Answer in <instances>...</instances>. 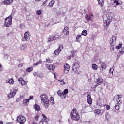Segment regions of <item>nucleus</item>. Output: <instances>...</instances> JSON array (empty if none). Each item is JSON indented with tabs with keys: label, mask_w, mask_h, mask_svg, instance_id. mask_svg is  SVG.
<instances>
[{
	"label": "nucleus",
	"mask_w": 124,
	"mask_h": 124,
	"mask_svg": "<svg viewBox=\"0 0 124 124\" xmlns=\"http://www.w3.org/2000/svg\"><path fill=\"white\" fill-rule=\"evenodd\" d=\"M122 97H123V95H116L113 98V100L116 103L114 107L116 110H119L120 109V105L122 103Z\"/></svg>",
	"instance_id": "obj_1"
},
{
	"label": "nucleus",
	"mask_w": 124,
	"mask_h": 124,
	"mask_svg": "<svg viewBox=\"0 0 124 124\" xmlns=\"http://www.w3.org/2000/svg\"><path fill=\"white\" fill-rule=\"evenodd\" d=\"M41 100L43 102L46 108H48L50 105V102L48 96L45 94H42L40 96Z\"/></svg>",
	"instance_id": "obj_2"
},
{
	"label": "nucleus",
	"mask_w": 124,
	"mask_h": 124,
	"mask_svg": "<svg viewBox=\"0 0 124 124\" xmlns=\"http://www.w3.org/2000/svg\"><path fill=\"white\" fill-rule=\"evenodd\" d=\"M71 117L72 120L74 121H79L80 119V116H79V114H78V111H77L76 108H73L71 113Z\"/></svg>",
	"instance_id": "obj_3"
},
{
	"label": "nucleus",
	"mask_w": 124,
	"mask_h": 124,
	"mask_svg": "<svg viewBox=\"0 0 124 124\" xmlns=\"http://www.w3.org/2000/svg\"><path fill=\"white\" fill-rule=\"evenodd\" d=\"M4 26L6 28H9L11 26H12V16H10L5 18Z\"/></svg>",
	"instance_id": "obj_4"
},
{
	"label": "nucleus",
	"mask_w": 124,
	"mask_h": 124,
	"mask_svg": "<svg viewBox=\"0 0 124 124\" xmlns=\"http://www.w3.org/2000/svg\"><path fill=\"white\" fill-rule=\"evenodd\" d=\"M110 43V49L111 51H114V47L115 46V44H116V36H112V38H111L109 40Z\"/></svg>",
	"instance_id": "obj_5"
},
{
	"label": "nucleus",
	"mask_w": 124,
	"mask_h": 124,
	"mask_svg": "<svg viewBox=\"0 0 124 124\" xmlns=\"http://www.w3.org/2000/svg\"><path fill=\"white\" fill-rule=\"evenodd\" d=\"M31 37V33L29 31H27L24 33V37L22 38L21 41L24 42V41H28L30 40Z\"/></svg>",
	"instance_id": "obj_6"
},
{
	"label": "nucleus",
	"mask_w": 124,
	"mask_h": 124,
	"mask_svg": "<svg viewBox=\"0 0 124 124\" xmlns=\"http://www.w3.org/2000/svg\"><path fill=\"white\" fill-rule=\"evenodd\" d=\"M79 68H80V65L78 62H75L73 64L72 71L75 73H77L79 71Z\"/></svg>",
	"instance_id": "obj_7"
},
{
	"label": "nucleus",
	"mask_w": 124,
	"mask_h": 124,
	"mask_svg": "<svg viewBox=\"0 0 124 124\" xmlns=\"http://www.w3.org/2000/svg\"><path fill=\"white\" fill-rule=\"evenodd\" d=\"M16 121H17L20 124H24L27 120L24 115H20L17 117Z\"/></svg>",
	"instance_id": "obj_8"
},
{
	"label": "nucleus",
	"mask_w": 124,
	"mask_h": 124,
	"mask_svg": "<svg viewBox=\"0 0 124 124\" xmlns=\"http://www.w3.org/2000/svg\"><path fill=\"white\" fill-rule=\"evenodd\" d=\"M62 49H63V46H62V45H60L58 48L54 51V55H55V56H58V55H59L60 53H61V51H62Z\"/></svg>",
	"instance_id": "obj_9"
},
{
	"label": "nucleus",
	"mask_w": 124,
	"mask_h": 124,
	"mask_svg": "<svg viewBox=\"0 0 124 124\" xmlns=\"http://www.w3.org/2000/svg\"><path fill=\"white\" fill-rule=\"evenodd\" d=\"M16 93H17V90L16 89L13 90V92L11 91V92L7 95L8 98H9V99H10V98H13V97L15 95H16Z\"/></svg>",
	"instance_id": "obj_10"
},
{
	"label": "nucleus",
	"mask_w": 124,
	"mask_h": 124,
	"mask_svg": "<svg viewBox=\"0 0 124 124\" xmlns=\"http://www.w3.org/2000/svg\"><path fill=\"white\" fill-rule=\"evenodd\" d=\"M70 69V66L69 65V64L66 63H65L64 65V73H65V74H67Z\"/></svg>",
	"instance_id": "obj_11"
},
{
	"label": "nucleus",
	"mask_w": 124,
	"mask_h": 124,
	"mask_svg": "<svg viewBox=\"0 0 124 124\" xmlns=\"http://www.w3.org/2000/svg\"><path fill=\"white\" fill-rule=\"evenodd\" d=\"M57 94L62 98V99H65V98L66 97V95L65 94H64L63 93H62V91H58L57 92Z\"/></svg>",
	"instance_id": "obj_12"
},
{
	"label": "nucleus",
	"mask_w": 124,
	"mask_h": 124,
	"mask_svg": "<svg viewBox=\"0 0 124 124\" xmlns=\"http://www.w3.org/2000/svg\"><path fill=\"white\" fill-rule=\"evenodd\" d=\"M107 68V64L105 63V62H102L101 65V67H100V71L101 72H103V71H104Z\"/></svg>",
	"instance_id": "obj_13"
},
{
	"label": "nucleus",
	"mask_w": 124,
	"mask_h": 124,
	"mask_svg": "<svg viewBox=\"0 0 124 124\" xmlns=\"http://www.w3.org/2000/svg\"><path fill=\"white\" fill-rule=\"evenodd\" d=\"M103 82V79L101 78H98L97 79L96 83L97 84L95 85L94 88H95L96 87H97L98 86H99V85H101L102 84V82Z\"/></svg>",
	"instance_id": "obj_14"
},
{
	"label": "nucleus",
	"mask_w": 124,
	"mask_h": 124,
	"mask_svg": "<svg viewBox=\"0 0 124 124\" xmlns=\"http://www.w3.org/2000/svg\"><path fill=\"white\" fill-rule=\"evenodd\" d=\"M63 33L64 35H68V34H69V28L68 27H64L63 30Z\"/></svg>",
	"instance_id": "obj_15"
},
{
	"label": "nucleus",
	"mask_w": 124,
	"mask_h": 124,
	"mask_svg": "<svg viewBox=\"0 0 124 124\" xmlns=\"http://www.w3.org/2000/svg\"><path fill=\"white\" fill-rule=\"evenodd\" d=\"M87 101L88 104H92L93 103V100L92 99V97H91V95H87Z\"/></svg>",
	"instance_id": "obj_16"
},
{
	"label": "nucleus",
	"mask_w": 124,
	"mask_h": 124,
	"mask_svg": "<svg viewBox=\"0 0 124 124\" xmlns=\"http://www.w3.org/2000/svg\"><path fill=\"white\" fill-rule=\"evenodd\" d=\"M46 67L48 69H49V70H52V71H54V69H55V66L53 64H46Z\"/></svg>",
	"instance_id": "obj_17"
},
{
	"label": "nucleus",
	"mask_w": 124,
	"mask_h": 124,
	"mask_svg": "<svg viewBox=\"0 0 124 124\" xmlns=\"http://www.w3.org/2000/svg\"><path fill=\"white\" fill-rule=\"evenodd\" d=\"M59 82H60L61 85H65L66 84H67L68 82V81L67 80V79L65 80H62V79H59L58 80Z\"/></svg>",
	"instance_id": "obj_18"
},
{
	"label": "nucleus",
	"mask_w": 124,
	"mask_h": 124,
	"mask_svg": "<svg viewBox=\"0 0 124 124\" xmlns=\"http://www.w3.org/2000/svg\"><path fill=\"white\" fill-rule=\"evenodd\" d=\"M13 0H5L3 1L4 4H6V5H8L13 2Z\"/></svg>",
	"instance_id": "obj_19"
},
{
	"label": "nucleus",
	"mask_w": 124,
	"mask_h": 124,
	"mask_svg": "<svg viewBox=\"0 0 124 124\" xmlns=\"http://www.w3.org/2000/svg\"><path fill=\"white\" fill-rule=\"evenodd\" d=\"M34 76H37V77H39V78H42V77H43L42 74L38 72L34 73Z\"/></svg>",
	"instance_id": "obj_20"
},
{
	"label": "nucleus",
	"mask_w": 124,
	"mask_h": 124,
	"mask_svg": "<svg viewBox=\"0 0 124 124\" xmlns=\"http://www.w3.org/2000/svg\"><path fill=\"white\" fill-rule=\"evenodd\" d=\"M29 102H30V99H25L23 100V104L25 106H27V105H28Z\"/></svg>",
	"instance_id": "obj_21"
},
{
	"label": "nucleus",
	"mask_w": 124,
	"mask_h": 124,
	"mask_svg": "<svg viewBox=\"0 0 124 124\" xmlns=\"http://www.w3.org/2000/svg\"><path fill=\"white\" fill-rule=\"evenodd\" d=\"M33 107L35 111H40L41 110L40 106H39V105L38 104H35Z\"/></svg>",
	"instance_id": "obj_22"
},
{
	"label": "nucleus",
	"mask_w": 124,
	"mask_h": 124,
	"mask_svg": "<svg viewBox=\"0 0 124 124\" xmlns=\"http://www.w3.org/2000/svg\"><path fill=\"white\" fill-rule=\"evenodd\" d=\"M110 22L109 20H106L105 22L104 23V26L106 27V28H108L110 25Z\"/></svg>",
	"instance_id": "obj_23"
},
{
	"label": "nucleus",
	"mask_w": 124,
	"mask_h": 124,
	"mask_svg": "<svg viewBox=\"0 0 124 124\" xmlns=\"http://www.w3.org/2000/svg\"><path fill=\"white\" fill-rule=\"evenodd\" d=\"M92 67L93 70H97V68H98V67L97 66V65L95 63L92 64Z\"/></svg>",
	"instance_id": "obj_24"
},
{
	"label": "nucleus",
	"mask_w": 124,
	"mask_h": 124,
	"mask_svg": "<svg viewBox=\"0 0 124 124\" xmlns=\"http://www.w3.org/2000/svg\"><path fill=\"white\" fill-rule=\"evenodd\" d=\"M6 83H9V84H14V80L13 78L8 79L6 80Z\"/></svg>",
	"instance_id": "obj_25"
},
{
	"label": "nucleus",
	"mask_w": 124,
	"mask_h": 124,
	"mask_svg": "<svg viewBox=\"0 0 124 124\" xmlns=\"http://www.w3.org/2000/svg\"><path fill=\"white\" fill-rule=\"evenodd\" d=\"M52 36L54 40H57L60 37V36L58 34L53 35Z\"/></svg>",
	"instance_id": "obj_26"
},
{
	"label": "nucleus",
	"mask_w": 124,
	"mask_h": 124,
	"mask_svg": "<svg viewBox=\"0 0 124 124\" xmlns=\"http://www.w3.org/2000/svg\"><path fill=\"white\" fill-rule=\"evenodd\" d=\"M54 4H55V1L52 0L50 1V2L48 4V6L52 7L54 6Z\"/></svg>",
	"instance_id": "obj_27"
},
{
	"label": "nucleus",
	"mask_w": 124,
	"mask_h": 124,
	"mask_svg": "<svg viewBox=\"0 0 124 124\" xmlns=\"http://www.w3.org/2000/svg\"><path fill=\"white\" fill-rule=\"evenodd\" d=\"M85 18L87 21V22H90V21H92V17L89 16L88 15H86Z\"/></svg>",
	"instance_id": "obj_28"
},
{
	"label": "nucleus",
	"mask_w": 124,
	"mask_h": 124,
	"mask_svg": "<svg viewBox=\"0 0 124 124\" xmlns=\"http://www.w3.org/2000/svg\"><path fill=\"white\" fill-rule=\"evenodd\" d=\"M33 70V68L32 67H29L26 69L27 72H31Z\"/></svg>",
	"instance_id": "obj_29"
},
{
	"label": "nucleus",
	"mask_w": 124,
	"mask_h": 124,
	"mask_svg": "<svg viewBox=\"0 0 124 124\" xmlns=\"http://www.w3.org/2000/svg\"><path fill=\"white\" fill-rule=\"evenodd\" d=\"M101 112V110H100V109H95L94 110V113L95 114H96V115H99Z\"/></svg>",
	"instance_id": "obj_30"
},
{
	"label": "nucleus",
	"mask_w": 124,
	"mask_h": 124,
	"mask_svg": "<svg viewBox=\"0 0 124 124\" xmlns=\"http://www.w3.org/2000/svg\"><path fill=\"white\" fill-rule=\"evenodd\" d=\"M98 2L100 5H101V6H103V5L104 4V0H97Z\"/></svg>",
	"instance_id": "obj_31"
},
{
	"label": "nucleus",
	"mask_w": 124,
	"mask_h": 124,
	"mask_svg": "<svg viewBox=\"0 0 124 124\" xmlns=\"http://www.w3.org/2000/svg\"><path fill=\"white\" fill-rule=\"evenodd\" d=\"M41 63H42V61L39 60L37 62L33 64V65H34V66H37V65H39V64H41Z\"/></svg>",
	"instance_id": "obj_32"
},
{
	"label": "nucleus",
	"mask_w": 124,
	"mask_h": 124,
	"mask_svg": "<svg viewBox=\"0 0 124 124\" xmlns=\"http://www.w3.org/2000/svg\"><path fill=\"white\" fill-rule=\"evenodd\" d=\"M82 35H84V36H86L87 34H88V31L87 30H83L81 33Z\"/></svg>",
	"instance_id": "obj_33"
},
{
	"label": "nucleus",
	"mask_w": 124,
	"mask_h": 124,
	"mask_svg": "<svg viewBox=\"0 0 124 124\" xmlns=\"http://www.w3.org/2000/svg\"><path fill=\"white\" fill-rule=\"evenodd\" d=\"M110 114L108 112H106L105 114V118L107 119V121H108L109 118H110Z\"/></svg>",
	"instance_id": "obj_34"
},
{
	"label": "nucleus",
	"mask_w": 124,
	"mask_h": 124,
	"mask_svg": "<svg viewBox=\"0 0 124 124\" xmlns=\"http://www.w3.org/2000/svg\"><path fill=\"white\" fill-rule=\"evenodd\" d=\"M113 72H114V68H110L109 71V74L110 75H113Z\"/></svg>",
	"instance_id": "obj_35"
},
{
	"label": "nucleus",
	"mask_w": 124,
	"mask_h": 124,
	"mask_svg": "<svg viewBox=\"0 0 124 124\" xmlns=\"http://www.w3.org/2000/svg\"><path fill=\"white\" fill-rule=\"evenodd\" d=\"M25 49H27V45L25 44L21 46V50L22 51H24V50H25Z\"/></svg>",
	"instance_id": "obj_36"
},
{
	"label": "nucleus",
	"mask_w": 124,
	"mask_h": 124,
	"mask_svg": "<svg viewBox=\"0 0 124 124\" xmlns=\"http://www.w3.org/2000/svg\"><path fill=\"white\" fill-rule=\"evenodd\" d=\"M49 101H50V103H52V104H55V100H54V97H51L49 99Z\"/></svg>",
	"instance_id": "obj_37"
},
{
	"label": "nucleus",
	"mask_w": 124,
	"mask_h": 124,
	"mask_svg": "<svg viewBox=\"0 0 124 124\" xmlns=\"http://www.w3.org/2000/svg\"><path fill=\"white\" fill-rule=\"evenodd\" d=\"M54 39L52 37V36H51L49 37V38H48V42H52V41H54Z\"/></svg>",
	"instance_id": "obj_38"
},
{
	"label": "nucleus",
	"mask_w": 124,
	"mask_h": 124,
	"mask_svg": "<svg viewBox=\"0 0 124 124\" xmlns=\"http://www.w3.org/2000/svg\"><path fill=\"white\" fill-rule=\"evenodd\" d=\"M42 13V11H41V10H38L36 11L37 15H41Z\"/></svg>",
	"instance_id": "obj_39"
},
{
	"label": "nucleus",
	"mask_w": 124,
	"mask_h": 124,
	"mask_svg": "<svg viewBox=\"0 0 124 124\" xmlns=\"http://www.w3.org/2000/svg\"><path fill=\"white\" fill-rule=\"evenodd\" d=\"M104 106L106 107L107 110H110L111 109V107L109 105L105 104Z\"/></svg>",
	"instance_id": "obj_40"
},
{
	"label": "nucleus",
	"mask_w": 124,
	"mask_h": 124,
	"mask_svg": "<svg viewBox=\"0 0 124 124\" xmlns=\"http://www.w3.org/2000/svg\"><path fill=\"white\" fill-rule=\"evenodd\" d=\"M122 46H123V44H119L118 46H116V49H117V50H119V49H120Z\"/></svg>",
	"instance_id": "obj_41"
},
{
	"label": "nucleus",
	"mask_w": 124,
	"mask_h": 124,
	"mask_svg": "<svg viewBox=\"0 0 124 124\" xmlns=\"http://www.w3.org/2000/svg\"><path fill=\"white\" fill-rule=\"evenodd\" d=\"M63 93L65 94L66 95L68 93V89H66L63 90Z\"/></svg>",
	"instance_id": "obj_42"
},
{
	"label": "nucleus",
	"mask_w": 124,
	"mask_h": 124,
	"mask_svg": "<svg viewBox=\"0 0 124 124\" xmlns=\"http://www.w3.org/2000/svg\"><path fill=\"white\" fill-rule=\"evenodd\" d=\"M38 118H39V115H36L34 116L33 121H38Z\"/></svg>",
	"instance_id": "obj_43"
},
{
	"label": "nucleus",
	"mask_w": 124,
	"mask_h": 124,
	"mask_svg": "<svg viewBox=\"0 0 124 124\" xmlns=\"http://www.w3.org/2000/svg\"><path fill=\"white\" fill-rule=\"evenodd\" d=\"M120 54H124V47H122L121 50L119 51Z\"/></svg>",
	"instance_id": "obj_44"
},
{
	"label": "nucleus",
	"mask_w": 124,
	"mask_h": 124,
	"mask_svg": "<svg viewBox=\"0 0 124 124\" xmlns=\"http://www.w3.org/2000/svg\"><path fill=\"white\" fill-rule=\"evenodd\" d=\"M71 56L72 57H74V56L75 55V54H76V52H75V51L74 50H73L72 51H71Z\"/></svg>",
	"instance_id": "obj_45"
},
{
	"label": "nucleus",
	"mask_w": 124,
	"mask_h": 124,
	"mask_svg": "<svg viewBox=\"0 0 124 124\" xmlns=\"http://www.w3.org/2000/svg\"><path fill=\"white\" fill-rule=\"evenodd\" d=\"M46 62H49L50 63H51V62H52V60H51L50 58L46 59Z\"/></svg>",
	"instance_id": "obj_46"
},
{
	"label": "nucleus",
	"mask_w": 124,
	"mask_h": 124,
	"mask_svg": "<svg viewBox=\"0 0 124 124\" xmlns=\"http://www.w3.org/2000/svg\"><path fill=\"white\" fill-rule=\"evenodd\" d=\"M20 83H21V84L23 86V85H26V81H25L24 79H22V81L20 82Z\"/></svg>",
	"instance_id": "obj_47"
},
{
	"label": "nucleus",
	"mask_w": 124,
	"mask_h": 124,
	"mask_svg": "<svg viewBox=\"0 0 124 124\" xmlns=\"http://www.w3.org/2000/svg\"><path fill=\"white\" fill-rule=\"evenodd\" d=\"M48 2V0H46L45 1L43 2V5H46V4Z\"/></svg>",
	"instance_id": "obj_48"
},
{
	"label": "nucleus",
	"mask_w": 124,
	"mask_h": 124,
	"mask_svg": "<svg viewBox=\"0 0 124 124\" xmlns=\"http://www.w3.org/2000/svg\"><path fill=\"white\" fill-rule=\"evenodd\" d=\"M82 36V35H78L76 37V39L78 40L80 38V37H81Z\"/></svg>",
	"instance_id": "obj_49"
},
{
	"label": "nucleus",
	"mask_w": 124,
	"mask_h": 124,
	"mask_svg": "<svg viewBox=\"0 0 124 124\" xmlns=\"http://www.w3.org/2000/svg\"><path fill=\"white\" fill-rule=\"evenodd\" d=\"M72 57V55H70V56H68L67 58V60H71V57Z\"/></svg>",
	"instance_id": "obj_50"
},
{
	"label": "nucleus",
	"mask_w": 124,
	"mask_h": 124,
	"mask_svg": "<svg viewBox=\"0 0 124 124\" xmlns=\"http://www.w3.org/2000/svg\"><path fill=\"white\" fill-rule=\"evenodd\" d=\"M23 80V78H20L18 79V81L19 82V83H21Z\"/></svg>",
	"instance_id": "obj_51"
},
{
	"label": "nucleus",
	"mask_w": 124,
	"mask_h": 124,
	"mask_svg": "<svg viewBox=\"0 0 124 124\" xmlns=\"http://www.w3.org/2000/svg\"><path fill=\"white\" fill-rule=\"evenodd\" d=\"M18 66L19 67H23V64H19Z\"/></svg>",
	"instance_id": "obj_52"
},
{
	"label": "nucleus",
	"mask_w": 124,
	"mask_h": 124,
	"mask_svg": "<svg viewBox=\"0 0 124 124\" xmlns=\"http://www.w3.org/2000/svg\"><path fill=\"white\" fill-rule=\"evenodd\" d=\"M29 99V100L30 99H33V96H30Z\"/></svg>",
	"instance_id": "obj_53"
},
{
	"label": "nucleus",
	"mask_w": 124,
	"mask_h": 124,
	"mask_svg": "<svg viewBox=\"0 0 124 124\" xmlns=\"http://www.w3.org/2000/svg\"><path fill=\"white\" fill-rule=\"evenodd\" d=\"M42 116L43 117L44 119H47V117L44 114H42Z\"/></svg>",
	"instance_id": "obj_54"
},
{
	"label": "nucleus",
	"mask_w": 124,
	"mask_h": 124,
	"mask_svg": "<svg viewBox=\"0 0 124 124\" xmlns=\"http://www.w3.org/2000/svg\"><path fill=\"white\" fill-rule=\"evenodd\" d=\"M23 97H24V96L23 95H20L19 96V99H22L23 98Z\"/></svg>",
	"instance_id": "obj_55"
},
{
	"label": "nucleus",
	"mask_w": 124,
	"mask_h": 124,
	"mask_svg": "<svg viewBox=\"0 0 124 124\" xmlns=\"http://www.w3.org/2000/svg\"><path fill=\"white\" fill-rule=\"evenodd\" d=\"M90 17H91V19H92V17L93 18V14L90 15Z\"/></svg>",
	"instance_id": "obj_56"
},
{
	"label": "nucleus",
	"mask_w": 124,
	"mask_h": 124,
	"mask_svg": "<svg viewBox=\"0 0 124 124\" xmlns=\"http://www.w3.org/2000/svg\"><path fill=\"white\" fill-rule=\"evenodd\" d=\"M0 124H3V122H2L1 121H0Z\"/></svg>",
	"instance_id": "obj_57"
},
{
	"label": "nucleus",
	"mask_w": 124,
	"mask_h": 124,
	"mask_svg": "<svg viewBox=\"0 0 124 124\" xmlns=\"http://www.w3.org/2000/svg\"><path fill=\"white\" fill-rule=\"evenodd\" d=\"M32 124H36V122L33 121V122H32Z\"/></svg>",
	"instance_id": "obj_58"
},
{
	"label": "nucleus",
	"mask_w": 124,
	"mask_h": 124,
	"mask_svg": "<svg viewBox=\"0 0 124 124\" xmlns=\"http://www.w3.org/2000/svg\"><path fill=\"white\" fill-rule=\"evenodd\" d=\"M35 0V1H40V0Z\"/></svg>",
	"instance_id": "obj_59"
},
{
	"label": "nucleus",
	"mask_w": 124,
	"mask_h": 124,
	"mask_svg": "<svg viewBox=\"0 0 124 124\" xmlns=\"http://www.w3.org/2000/svg\"><path fill=\"white\" fill-rule=\"evenodd\" d=\"M0 67H1V64H0Z\"/></svg>",
	"instance_id": "obj_60"
},
{
	"label": "nucleus",
	"mask_w": 124,
	"mask_h": 124,
	"mask_svg": "<svg viewBox=\"0 0 124 124\" xmlns=\"http://www.w3.org/2000/svg\"><path fill=\"white\" fill-rule=\"evenodd\" d=\"M43 122H44L43 123V124H44V120L43 121Z\"/></svg>",
	"instance_id": "obj_61"
}]
</instances>
